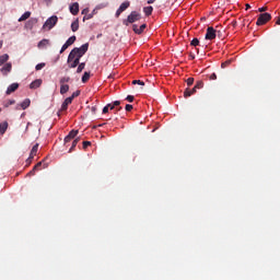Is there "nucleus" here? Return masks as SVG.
Masks as SVG:
<instances>
[{"mask_svg": "<svg viewBox=\"0 0 280 280\" xmlns=\"http://www.w3.org/2000/svg\"><path fill=\"white\" fill-rule=\"evenodd\" d=\"M117 110H121V107H118Z\"/></svg>", "mask_w": 280, "mask_h": 280, "instance_id": "obj_62", "label": "nucleus"}, {"mask_svg": "<svg viewBox=\"0 0 280 280\" xmlns=\"http://www.w3.org/2000/svg\"><path fill=\"white\" fill-rule=\"evenodd\" d=\"M68 65H69V69H75V67H78V65H80V59L74 57L71 62H68Z\"/></svg>", "mask_w": 280, "mask_h": 280, "instance_id": "obj_17", "label": "nucleus"}, {"mask_svg": "<svg viewBox=\"0 0 280 280\" xmlns=\"http://www.w3.org/2000/svg\"><path fill=\"white\" fill-rule=\"evenodd\" d=\"M19 89V83H12L11 85L8 86L5 94L7 95H12L14 91Z\"/></svg>", "mask_w": 280, "mask_h": 280, "instance_id": "obj_12", "label": "nucleus"}, {"mask_svg": "<svg viewBox=\"0 0 280 280\" xmlns=\"http://www.w3.org/2000/svg\"><path fill=\"white\" fill-rule=\"evenodd\" d=\"M49 45H51V42L47 38H44L37 44V47L38 49H45V47H49Z\"/></svg>", "mask_w": 280, "mask_h": 280, "instance_id": "obj_11", "label": "nucleus"}, {"mask_svg": "<svg viewBox=\"0 0 280 280\" xmlns=\"http://www.w3.org/2000/svg\"><path fill=\"white\" fill-rule=\"evenodd\" d=\"M33 159L30 160V158L26 160V163H32Z\"/></svg>", "mask_w": 280, "mask_h": 280, "instance_id": "obj_58", "label": "nucleus"}, {"mask_svg": "<svg viewBox=\"0 0 280 280\" xmlns=\"http://www.w3.org/2000/svg\"><path fill=\"white\" fill-rule=\"evenodd\" d=\"M210 80H218V74L212 73V74L210 75Z\"/></svg>", "mask_w": 280, "mask_h": 280, "instance_id": "obj_46", "label": "nucleus"}, {"mask_svg": "<svg viewBox=\"0 0 280 280\" xmlns=\"http://www.w3.org/2000/svg\"><path fill=\"white\" fill-rule=\"evenodd\" d=\"M202 86H205V83L202 81H197V83L194 86V89L197 91V89H202Z\"/></svg>", "mask_w": 280, "mask_h": 280, "instance_id": "obj_33", "label": "nucleus"}, {"mask_svg": "<svg viewBox=\"0 0 280 280\" xmlns=\"http://www.w3.org/2000/svg\"><path fill=\"white\" fill-rule=\"evenodd\" d=\"M75 40H77L75 35L69 37L67 39V42L62 45L59 54H65V51H67V49H69V47H71V45H73V43H75Z\"/></svg>", "mask_w": 280, "mask_h": 280, "instance_id": "obj_5", "label": "nucleus"}, {"mask_svg": "<svg viewBox=\"0 0 280 280\" xmlns=\"http://www.w3.org/2000/svg\"><path fill=\"white\" fill-rule=\"evenodd\" d=\"M40 84H43V80L36 79L30 84V89H39Z\"/></svg>", "mask_w": 280, "mask_h": 280, "instance_id": "obj_15", "label": "nucleus"}, {"mask_svg": "<svg viewBox=\"0 0 280 280\" xmlns=\"http://www.w3.org/2000/svg\"><path fill=\"white\" fill-rule=\"evenodd\" d=\"M42 165H43V162H38V163L33 167V170L36 172V170H40Z\"/></svg>", "mask_w": 280, "mask_h": 280, "instance_id": "obj_38", "label": "nucleus"}, {"mask_svg": "<svg viewBox=\"0 0 280 280\" xmlns=\"http://www.w3.org/2000/svg\"><path fill=\"white\" fill-rule=\"evenodd\" d=\"M137 21H141V13L137 11H132L126 20L122 21V24L128 27V25L132 23H137Z\"/></svg>", "mask_w": 280, "mask_h": 280, "instance_id": "obj_2", "label": "nucleus"}, {"mask_svg": "<svg viewBox=\"0 0 280 280\" xmlns=\"http://www.w3.org/2000/svg\"><path fill=\"white\" fill-rule=\"evenodd\" d=\"M91 145V141H83V150H86Z\"/></svg>", "mask_w": 280, "mask_h": 280, "instance_id": "obj_37", "label": "nucleus"}, {"mask_svg": "<svg viewBox=\"0 0 280 280\" xmlns=\"http://www.w3.org/2000/svg\"><path fill=\"white\" fill-rule=\"evenodd\" d=\"M86 12H89V9H84V10L82 11V14H86Z\"/></svg>", "mask_w": 280, "mask_h": 280, "instance_id": "obj_54", "label": "nucleus"}, {"mask_svg": "<svg viewBox=\"0 0 280 280\" xmlns=\"http://www.w3.org/2000/svg\"><path fill=\"white\" fill-rule=\"evenodd\" d=\"M12 71V63L8 62L5 63L1 69L0 72L2 73V75H8V73H10Z\"/></svg>", "mask_w": 280, "mask_h": 280, "instance_id": "obj_8", "label": "nucleus"}, {"mask_svg": "<svg viewBox=\"0 0 280 280\" xmlns=\"http://www.w3.org/2000/svg\"><path fill=\"white\" fill-rule=\"evenodd\" d=\"M266 10H268V8L262 7V8H259V9H258V12H266Z\"/></svg>", "mask_w": 280, "mask_h": 280, "instance_id": "obj_49", "label": "nucleus"}, {"mask_svg": "<svg viewBox=\"0 0 280 280\" xmlns=\"http://www.w3.org/2000/svg\"><path fill=\"white\" fill-rule=\"evenodd\" d=\"M78 30H80V20H75L74 22H72L71 24V31L72 32H78Z\"/></svg>", "mask_w": 280, "mask_h": 280, "instance_id": "obj_20", "label": "nucleus"}, {"mask_svg": "<svg viewBox=\"0 0 280 280\" xmlns=\"http://www.w3.org/2000/svg\"><path fill=\"white\" fill-rule=\"evenodd\" d=\"M30 16H32V12L26 11L24 14H22V16L19 19V23H23V21H27V19H30Z\"/></svg>", "mask_w": 280, "mask_h": 280, "instance_id": "obj_19", "label": "nucleus"}, {"mask_svg": "<svg viewBox=\"0 0 280 280\" xmlns=\"http://www.w3.org/2000/svg\"><path fill=\"white\" fill-rule=\"evenodd\" d=\"M97 110V107H92V113H95Z\"/></svg>", "mask_w": 280, "mask_h": 280, "instance_id": "obj_59", "label": "nucleus"}, {"mask_svg": "<svg viewBox=\"0 0 280 280\" xmlns=\"http://www.w3.org/2000/svg\"><path fill=\"white\" fill-rule=\"evenodd\" d=\"M38 23V20L36 19H31L25 23V28L26 30H33L34 25Z\"/></svg>", "mask_w": 280, "mask_h": 280, "instance_id": "obj_13", "label": "nucleus"}, {"mask_svg": "<svg viewBox=\"0 0 280 280\" xmlns=\"http://www.w3.org/2000/svg\"><path fill=\"white\" fill-rule=\"evenodd\" d=\"M108 106L106 105L104 108H103V115H106V113H108Z\"/></svg>", "mask_w": 280, "mask_h": 280, "instance_id": "obj_48", "label": "nucleus"}, {"mask_svg": "<svg viewBox=\"0 0 280 280\" xmlns=\"http://www.w3.org/2000/svg\"><path fill=\"white\" fill-rule=\"evenodd\" d=\"M246 10H250V4H245Z\"/></svg>", "mask_w": 280, "mask_h": 280, "instance_id": "obj_53", "label": "nucleus"}, {"mask_svg": "<svg viewBox=\"0 0 280 280\" xmlns=\"http://www.w3.org/2000/svg\"><path fill=\"white\" fill-rule=\"evenodd\" d=\"M85 67H86V63H84V62L79 63L77 73H82V71H84Z\"/></svg>", "mask_w": 280, "mask_h": 280, "instance_id": "obj_29", "label": "nucleus"}, {"mask_svg": "<svg viewBox=\"0 0 280 280\" xmlns=\"http://www.w3.org/2000/svg\"><path fill=\"white\" fill-rule=\"evenodd\" d=\"M126 101L132 103V102H135V96L128 95V96L126 97Z\"/></svg>", "mask_w": 280, "mask_h": 280, "instance_id": "obj_40", "label": "nucleus"}, {"mask_svg": "<svg viewBox=\"0 0 280 280\" xmlns=\"http://www.w3.org/2000/svg\"><path fill=\"white\" fill-rule=\"evenodd\" d=\"M132 84H139L140 86H144L145 85V83L143 81H141V80H133Z\"/></svg>", "mask_w": 280, "mask_h": 280, "instance_id": "obj_35", "label": "nucleus"}, {"mask_svg": "<svg viewBox=\"0 0 280 280\" xmlns=\"http://www.w3.org/2000/svg\"><path fill=\"white\" fill-rule=\"evenodd\" d=\"M70 12L73 16H77V14L80 12V4L78 2H74L70 5Z\"/></svg>", "mask_w": 280, "mask_h": 280, "instance_id": "obj_9", "label": "nucleus"}, {"mask_svg": "<svg viewBox=\"0 0 280 280\" xmlns=\"http://www.w3.org/2000/svg\"><path fill=\"white\" fill-rule=\"evenodd\" d=\"M79 95H80V90L73 92L72 95L69 97H72V101H73V100H75V97H79Z\"/></svg>", "mask_w": 280, "mask_h": 280, "instance_id": "obj_36", "label": "nucleus"}, {"mask_svg": "<svg viewBox=\"0 0 280 280\" xmlns=\"http://www.w3.org/2000/svg\"><path fill=\"white\" fill-rule=\"evenodd\" d=\"M190 45L192 47H198V45H200V40L198 38H194L191 42H190Z\"/></svg>", "mask_w": 280, "mask_h": 280, "instance_id": "obj_32", "label": "nucleus"}, {"mask_svg": "<svg viewBox=\"0 0 280 280\" xmlns=\"http://www.w3.org/2000/svg\"><path fill=\"white\" fill-rule=\"evenodd\" d=\"M145 27H148L145 24L140 25V27L137 24L132 25L135 34H143V30H145Z\"/></svg>", "mask_w": 280, "mask_h": 280, "instance_id": "obj_10", "label": "nucleus"}, {"mask_svg": "<svg viewBox=\"0 0 280 280\" xmlns=\"http://www.w3.org/2000/svg\"><path fill=\"white\" fill-rule=\"evenodd\" d=\"M9 104L12 106V104H15V101L14 100L9 101Z\"/></svg>", "mask_w": 280, "mask_h": 280, "instance_id": "obj_56", "label": "nucleus"}, {"mask_svg": "<svg viewBox=\"0 0 280 280\" xmlns=\"http://www.w3.org/2000/svg\"><path fill=\"white\" fill-rule=\"evenodd\" d=\"M276 25H280V16L278 18Z\"/></svg>", "mask_w": 280, "mask_h": 280, "instance_id": "obj_55", "label": "nucleus"}, {"mask_svg": "<svg viewBox=\"0 0 280 280\" xmlns=\"http://www.w3.org/2000/svg\"><path fill=\"white\" fill-rule=\"evenodd\" d=\"M229 65H231V61H225L221 65L222 69H226V67H229Z\"/></svg>", "mask_w": 280, "mask_h": 280, "instance_id": "obj_43", "label": "nucleus"}, {"mask_svg": "<svg viewBox=\"0 0 280 280\" xmlns=\"http://www.w3.org/2000/svg\"><path fill=\"white\" fill-rule=\"evenodd\" d=\"M78 143H80V137L75 138V139L72 141V145H71V148L69 149V152H73V149L78 145Z\"/></svg>", "mask_w": 280, "mask_h": 280, "instance_id": "obj_27", "label": "nucleus"}, {"mask_svg": "<svg viewBox=\"0 0 280 280\" xmlns=\"http://www.w3.org/2000/svg\"><path fill=\"white\" fill-rule=\"evenodd\" d=\"M65 93H69V84H62L60 86V94L65 95Z\"/></svg>", "mask_w": 280, "mask_h": 280, "instance_id": "obj_25", "label": "nucleus"}, {"mask_svg": "<svg viewBox=\"0 0 280 280\" xmlns=\"http://www.w3.org/2000/svg\"><path fill=\"white\" fill-rule=\"evenodd\" d=\"M194 93H196L195 88L190 89H186L184 92V97H191V95H194Z\"/></svg>", "mask_w": 280, "mask_h": 280, "instance_id": "obj_23", "label": "nucleus"}, {"mask_svg": "<svg viewBox=\"0 0 280 280\" xmlns=\"http://www.w3.org/2000/svg\"><path fill=\"white\" fill-rule=\"evenodd\" d=\"M143 12H144L145 16H152V12H154V8H152V7H144L143 8Z\"/></svg>", "mask_w": 280, "mask_h": 280, "instance_id": "obj_21", "label": "nucleus"}, {"mask_svg": "<svg viewBox=\"0 0 280 280\" xmlns=\"http://www.w3.org/2000/svg\"><path fill=\"white\" fill-rule=\"evenodd\" d=\"M86 51H89L88 43L83 44L80 48H73L68 56L67 62H73V58H77L78 60H80V58H82V56H84Z\"/></svg>", "mask_w": 280, "mask_h": 280, "instance_id": "obj_1", "label": "nucleus"}, {"mask_svg": "<svg viewBox=\"0 0 280 280\" xmlns=\"http://www.w3.org/2000/svg\"><path fill=\"white\" fill-rule=\"evenodd\" d=\"M93 18V13H90L83 18V21H89Z\"/></svg>", "mask_w": 280, "mask_h": 280, "instance_id": "obj_42", "label": "nucleus"}, {"mask_svg": "<svg viewBox=\"0 0 280 280\" xmlns=\"http://www.w3.org/2000/svg\"><path fill=\"white\" fill-rule=\"evenodd\" d=\"M30 126H32V122H27L26 130L30 128Z\"/></svg>", "mask_w": 280, "mask_h": 280, "instance_id": "obj_60", "label": "nucleus"}, {"mask_svg": "<svg viewBox=\"0 0 280 280\" xmlns=\"http://www.w3.org/2000/svg\"><path fill=\"white\" fill-rule=\"evenodd\" d=\"M78 130H71L68 136L71 138V139H75V137H78Z\"/></svg>", "mask_w": 280, "mask_h": 280, "instance_id": "obj_31", "label": "nucleus"}, {"mask_svg": "<svg viewBox=\"0 0 280 280\" xmlns=\"http://www.w3.org/2000/svg\"><path fill=\"white\" fill-rule=\"evenodd\" d=\"M5 130H8V121L0 124V133L5 135Z\"/></svg>", "mask_w": 280, "mask_h": 280, "instance_id": "obj_24", "label": "nucleus"}, {"mask_svg": "<svg viewBox=\"0 0 280 280\" xmlns=\"http://www.w3.org/2000/svg\"><path fill=\"white\" fill-rule=\"evenodd\" d=\"M132 105H130V104H127L126 106H125V110H127V113H130V110H132Z\"/></svg>", "mask_w": 280, "mask_h": 280, "instance_id": "obj_41", "label": "nucleus"}, {"mask_svg": "<svg viewBox=\"0 0 280 280\" xmlns=\"http://www.w3.org/2000/svg\"><path fill=\"white\" fill-rule=\"evenodd\" d=\"M270 19H272V15H270V13H262L258 16L256 25L258 26L266 25V23H268Z\"/></svg>", "mask_w": 280, "mask_h": 280, "instance_id": "obj_4", "label": "nucleus"}, {"mask_svg": "<svg viewBox=\"0 0 280 280\" xmlns=\"http://www.w3.org/2000/svg\"><path fill=\"white\" fill-rule=\"evenodd\" d=\"M130 8V1H125L120 4V7L118 8V10L116 11V19H119V16H121L122 12H126L127 9Z\"/></svg>", "mask_w": 280, "mask_h": 280, "instance_id": "obj_6", "label": "nucleus"}, {"mask_svg": "<svg viewBox=\"0 0 280 280\" xmlns=\"http://www.w3.org/2000/svg\"><path fill=\"white\" fill-rule=\"evenodd\" d=\"M32 104V101H30V98H25L21 104H20V106H21V108L23 109V110H25L26 108H30V105Z\"/></svg>", "mask_w": 280, "mask_h": 280, "instance_id": "obj_16", "label": "nucleus"}, {"mask_svg": "<svg viewBox=\"0 0 280 280\" xmlns=\"http://www.w3.org/2000/svg\"><path fill=\"white\" fill-rule=\"evenodd\" d=\"M72 139H73V138H71V137H69V136L66 137V138H65V143L67 144V143L71 142Z\"/></svg>", "mask_w": 280, "mask_h": 280, "instance_id": "obj_44", "label": "nucleus"}, {"mask_svg": "<svg viewBox=\"0 0 280 280\" xmlns=\"http://www.w3.org/2000/svg\"><path fill=\"white\" fill-rule=\"evenodd\" d=\"M120 104H121L120 101H115V102L113 103L114 107H115V106H120Z\"/></svg>", "mask_w": 280, "mask_h": 280, "instance_id": "obj_50", "label": "nucleus"}, {"mask_svg": "<svg viewBox=\"0 0 280 280\" xmlns=\"http://www.w3.org/2000/svg\"><path fill=\"white\" fill-rule=\"evenodd\" d=\"M34 174H36V171L33 168V170L28 173V176H34Z\"/></svg>", "mask_w": 280, "mask_h": 280, "instance_id": "obj_51", "label": "nucleus"}, {"mask_svg": "<svg viewBox=\"0 0 280 280\" xmlns=\"http://www.w3.org/2000/svg\"><path fill=\"white\" fill-rule=\"evenodd\" d=\"M45 1L51 2V0H45Z\"/></svg>", "mask_w": 280, "mask_h": 280, "instance_id": "obj_63", "label": "nucleus"}, {"mask_svg": "<svg viewBox=\"0 0 280 280\" xmlns=\"http://www.w3.org/2000/svg\"><path fill=\"white\" fill-rule=\"evenodd\" d=\"M56 23H58V16L52 15L48 20H46V22L43 25V28L54 30V27L56 26Z\"/></svg>", "mask_w": 280, "mask_h": 280, "instance_id": "obj_3", "label": "nucleus"}, {"mask_svg": "<svg viewBox=\"0 0 280 280\" xmlns=\"http://www.w3.org/2000/svg\"><path fill=\"white\" fill-rule=\"evenodd\" d=\"M189 58H190V60H195V59H196V56H195L194 54H190V55H189Z\"/></svg>", "mask_w": 280, "mask_h": 280, "instance_id": "obj_52", "label": "nucleus"}, {"mask_svg": "<svg viewBox=\"0 0 280 280\" xmlns=\"http://www.w3.org/2000/svg\"><path fill=\"white\" fill-rule=\"evenodd\" d=\"M1 47H3V42L2 40H0V49H1Z\"/></svg>", "mask_w": 280, "mask_h": 280, "instance_id": "obj_61", "label": "nucleus"}, {"mask_svg": "<svg viewBox=\"0 0 280 280\" xmlns=\"http://www.w3.org/2000/svg\"><path fill=\"white\" fill-rule=\"evenodd\" d=\"M37 153H38V143H36L32 148L31 153H30V160L34 159V156H36Z\"/></svg>", "mask_w": 280, "mask_h": 280, "instance_id": "obj_18", "label": "nucleus"}, {"mask_svg": "<svg viewBox=\"0 0 280 280\" xmlns=\"http://www.w3.org/2000/svg\"><path fill=\"white\" fill-rule=\"evenodd\" d=\"M67 82H71V78L69 77H63L59 80V83L62 84H67Z\"/></svg>", "mask_w": 280, "mask_h": 280, "instance_id": "obj_30", "label": "nucleus"}, {"mask_svg": "<svg viewBox=\"0 0 280 280\" xmlns=\"http://www.w3.org/2000/svg\"><path fill=\"white\" fill-rule=\"evenodd\" d=\"M90 79H91V72H84V74L82 77L83 84L89 82Z\"/></svg>", "mask_w": 280, "mask_h": 280, "instance_id": "obj_28", "label": "nucleus"}, {"mask_svg": "<svg viewBox=\"0 0 280 280\" xmlns=\"http://www.w3.org/2000/svg\"><path fill=\"white\" fill-rule=\"evenodd\" d=\"M186 82L188 86H191L194 84V78H188Z\"/></svg>", "mask_w": 280, "mask_h": 280, "instance_id": "obj_39", "label": "nucleus"}, {"mask_svg": "<svg viewBox=\"0 0 280 280\" xmlns=\"http://www.w3.org/2000/svg\"><path fill=\"white\" fill-rule=\"evenodd\" d=\"M215 36H217L215 28H213V26L208 27L205 36L206 40H215Z\"/></svg>", "mask_w": 280, "mask_h": 280, "instance_id": "obj_7", "label": "nucleus"}, {"mask_svg": "<svg viewBox=\"0 0 280 280\" xmlns=\"http://www.w3.org/2000/svg\"><path fill=\"white\" fill-rule=\"evenodd\" d=\"M72 139H73V138H71V137H69V136L66 137V138H65V143L67 144V143L71 142Z\"/></svg>", "mask_w": 280, "mask_h": 280, "instance_id": "obj_45", "label": "nucleus"}, {"mask_svg": "<svg viewBox=\"0 0 280 280\" xmlns=\"http://www.w3.org/2000/svg\"><path fill=\"white\" fill-rule=\"evenodd\" d=\"M109 110H115V105L114 104H107Z\"/></svg>", "mask_w": 280, "mask_h": 280, "instance_id": "obj_47", "label": "nucleus"}, {"mask_svg": "<svg viewBox=\"0 0 280 280\" xmlns=\"http://www.w3.org/2000/svg\"><path fill=\"white\" fill-rule=\"evenodd\" d=\"M78 143H80V137L75 138V139L72 141V145H71V148L69 149V152H73V149L78 145Z\"/></svg>", "mask_w": 280, "mask_h": 280, "instance_id": "obj_26", "label": "nucleus"}, {"mask_svg": "<svg viewBox=\"0 0 280 280\" xmlns=\"http://www.w3.org/2000/svg\"><path fill=\"white\" fill-rule=\"evenodd\" d=\"M149 5L154 3V0H148Z\"/></svg>", "mask_w": 280, "mask_h": 280, "instance_id": "obj_57", "label": "nucleus"}, {"mask_svg": "<svg viewBox=\"0 0 280 280\" xmlns=\"http://www.w3.org/2000/svg\"><path fill=\"white\" fill-rule=\"evenodd\" d=\"M8 60H10V56L8 54L0 56V67L2 65H5V62H8Z\"/></svg>", "mask_w": 280, "mask_h": 280, "instance_id": "obj_22", "label": "nucleus"}, {"mask_svg": "<svg viewBox=\"0 0 280 280\" xmlns=\"http://www.w3.org/2000/svg\"><path fill=\"white\" fill-rule=\"evenodd\" d=\"M73 102V97H67L62 105H61V110H67L69 108V104Z\"/></svg>", "mask_w": 280, "mask_h": 280, "instance_id": "obj_14", "label": "nucleus"}, {"mask_svg": "<svg viewBox=\"0 0 280 280\" xmlns=\"http://www.w3.org/2000/svg\"><path fill=\"white\" fill-rule=\"evenodd\" d=\"M36 71H40L42 69H45V62H42V63H38L36 67H35Z\"/></svg>", "mask_w": 280, "mask_h": 280, "instance_id": "obj_34", "label": "nucleus"}]
</instances>
